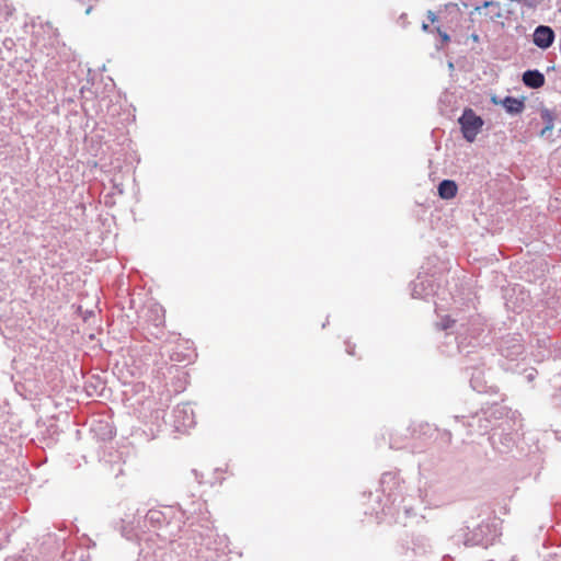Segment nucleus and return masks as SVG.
Here are the masks:
<instances>
[{
    "label": "nucleus",
    "mask_w": 561,
    "mask_h": 561,
    "mask_svg": "<svg viewBox=\"0 0 561 561\" xmlns=\"http://www.w3.org/2000/svg\"><path fill=\"white\" fill-rule=\"evenodd\" d=\"M439 325L442 330H449L446 333L445 343L447 345L455 343L457 352L468 357L463 369L469 377L471 388L478 393L494 392V387L488 386L484 377V362L477 352L485 331L484 319L476 312L456 314L455 317L446 316Z\"/></svg>",
    "instance_id": "f257e3e1"
},
{
    "label": "nucleus",
    "mask_w": 561,
    "mask_h": 561,
    "mask_svg": "<svg viewBox=\"0 0 561 561\" xmlns=\"http://www.w3.org/2000/svg\"><path fill=\"white\" fill-rule=\"evenodd\" d=\"M145 527L161 529L165 527L167 534L175 536L182 531H190V539L201 541L198 533H206L205 526L213 527L209 519V512L206 502L201 499L192 500L187 504L178 507L167 506L163 508H151L144 516ZM196 547L199 543L194 542Z\"/></svg>",
    "instance_id": "f03ea898"
},
{
    "label": "nucleus",
    "mask_w": 561,
    "mask_h": 561,
    "mask_svg": "<svg viewBox=\"0 0 561 561\" xmlns=\"http://www.w3.org/2000/svg\"><path fill=\"white\" fill-rule=\"evenodd\" d=\"M380 489L385 500L382 501L380 495L377 494L375 497L377 506L371 507L369 514H375L377 517L379 514H383L397 517L398 519L401 513L404 517L416 515L414 507L410 503L412 497L403 496L402 494L403 486L397 472H385L380 479Z\"/></svg>",
    "instance_id": "7ed1b4c3"
},
{
    "label": "nucleus",
    "mask_w": 561,
    "mask_h": 561,
    "mask_svg": "<svg viewBox=\"0 0 561 561\" xmlns=\"http://www.w3.org/2000/svg\"><path fill=\"white\" fill-rule=\"evenodd\" d=\"M466 526L454 536L457 542L462 541L465 546L492 545L501 535L500 520L496 517L489 516L480 523L473 518L466 522Z\"/></svg>",
    "instance_id": "20e7f679"
},
{
    "label": "nucleus",
    "mask_w": 561,
    "mask_h": 561,
    "mask_svg": "<svg viewBox=\"0 0 561 561\" xmlns=\"http://www.w3.org/2000/svg\"><path fill=\"white\" fill-rule=\"evenodd\" d=\"M206 533H198L199 547H194L195 557L193 561H228L226 554L227 538L219 536L215 529L205 526Z\"/></svg>",
    "instance_id": "39448f33"
},
{
    "label": "nucleus",
    "mask_w": 561,
    "mask_h": 561,
    "mask_svg": "<svg viewBox=\"0 0 561 561\" xmlns=\"http://www.w3.org/2000/svg\"><path fill=\"white\" fill-rule=\"evenodd\" d=\"M502 413L503 408L492 407L482 409L469 416L456 415L454 419L456 423L461 421V426L467 428L468 436L484 435L494 430L495 421L502 415Z\"/></svg>",
    "instance_id": "423d86ee"
},
{
    "label": "nucleus",
    "mask_w": 561,
    "mask_h": 561,
    "mask_svg": "<svg viewBox=\"0 0 561 561\" xmlns=\"http://www.w3.org/2000/svg\"><path fill=\"white\" fill-rule=\"evenodd\" d=\"M180 541H172L168 548H158L157 557L160 561H193L195 557L194 540L190 539V531H183Z\"/></svg>",
    "instance_id": "0eeeda50"
},
{
    "label": "nucleus",
    "mask_w": 561,
    "mask_h": 561,
    "mask_svg": "<svg viewBox=\"0 0 561 561\" xmlns=\"http://www.w3.org/2000/svg\"><path fill=\"white\" fill-rule=\"evenodd\" d=\"M516 438L517 433L512 428L510 421L506 420L494 427L489 436V442L499 454H507L513 450Z\"/></svg>",
    "instance_id": "6e6552de"
},
{
    "label": "nucleus",
    "mask_w": 561,
    "mask_h": 561,
    "mask_svg": "<svg viewBox=\"0 0 561 561\" xmlns=\"http://www.w3.org/2000/svg\"><path fill=\"white\" fill-rule=\"evenodd\" d=\"M458 124L460 125L463 138L467 141L472 142L476 140L484 122L471 107H466L461 116L458 118Z\"/></svg>",
    "instance_id": "1a4fd4ad"
},
{
    "label": "nucleus",
    "mask_w": 561,
    "mask_h": 561,
    "mask_svg": "<svg viewBox=\"0 0 561 561\" xmlns=\"http://www.w3.org/2000/svg\"><path fill=\"white\" fill-rule=\"evenodd\" d=\"M169 423L176 432L183 433L195 425V414L190 403H181L173 408Z\"/></svg>",
    "instance_id": "9d476101"
},
{
    "label": "nucleus",
    "mask_w": 561,
    "mask_h": 561,
    "mask_svg": "<svg viewBox=\"0 0 561 561\" xmlns=\"http://www.w3.org/2000/svg\"><path fill=\"white\" fill-rule=\"evenodd\" d=\"M524 350L523 337L519 333L507 334L502 336L497 342V351L500 354L511 360L519 358Z\"/></svg>",
    "instance_id": "9b49d317"
},
{
    "label": "nucleus",
    "mask_w": 561,
    "mask_h": 561,
    "mask_svg": "<svg viewBox=\"0 0 561 561\" xmlns=\"http://www.w3.org/2000/svg\"><path fill=\"white\" fill-rule=\"evenodd\" d=\"M556 39V33L551 26L538 25L533 34V43L540 49L550 48Z\"/></svg>",
    "instance_id": "f8f14e48"
},
{
    "label": "nucleus",
    "mask_w": 561,
    "mask_h": 561,
    "mask_svg": "<svg viewBox=\"0 0 561 561\" xmlns=\"http://www.w3.org/2000/svg\"><path fill=\"white\" fill-rule=\"evenodd\" d=\"M411 286L413 298L427 299L435 293V284L433 279L427 276H417L416 279L412 282Z\"/></svg>",
    "instance_id": "ddd939ff"
},
{
    "label": "nucleus",
    "mask_w": 561,
    "mask_h": 561,
    "mask_svg": "<svg viewBox=\"0 0 561 561\" xmlns=\"http://www.w3.org/2000/svg\"><path fill=\"white\" fill-rule=\"evenodd\" d=\"M145 318H146V321L148 323H150L157 330V332H153L152 334L156 337H159V334L162 333V328L165 322L163 307L159 304L150 305L147 308Z\"/></svg>",
    "instance_id": "4468645a"
},
{
    "label": "nucleus",
    "mask_w": 561,
    "mask_h": 561,
    "mask_svg": "<svg viewBox=\"0 0 561 561\" xmlns=\"http://www.w3.org/2000/svg\"><path fill=\"white\" fill-rule=\"evenodd\" d=\"M407 543V549L411 550L415 556H425L432 550L430 539L424 535H412Z\"/></svg>",
    "instance_id": "2eb2a0df"
},
{
    "label": "nucleus",
    "mask_w": 561,
    "mask_h": 561,
    "mask_svg": "<svg viewBox=\"0 0 561 561\" xmlns=\"http://www.w3.org/2000/svg\"><path fill=\"white\" fill-rule=\"evenodd\" d=\"M91 431L101 440L111 439L115 434L113 425L106 420H93Z\"/></svg>",
    "instance_id": "dca6fc26"
},
{
    "label": "nucleus",
    "mask_w": 561,
    "mask_h": 561,
    "mask_svg": "<svg viewBox=\"0 0 561 561\" xmlns=\"http://www.w3.org/2000/svg\"><path fill=\"white\" fill-rule=\"evenodd\" d=\"M523 83L530 89H539L545 84V75L538 69H528L523 73Z\"/></svg>",
    "instance_id": "f3484780"
},
{
    "label": "nucleus",
    "mask_w": 561,
    "mask_h": 561,
    "mask_svg": "<svg viewBox=\"0 0 561 561\" xmlns=\"http://www.w3.org/2000/svg\"><path fill=\"white\" fill-rule=\"evenodd\" d=\"M540 117L545 124V127L540 130L539 135L543 138H549L551 131L554 127V121L557 118V113L547 107H542L540 110Z\"/></svg>",
    "instance_id": "a211bd4d"
},
{
    "label": "nucleus",
    "mask_w": 561,
    "mask_h": 561,
    "mask_svg": "<svg viewBox=\"0 0 561 561\" xmlns=\"http://www.w3.org/2000/svg\"><path fill=\"white\" fill-rule=\"evenodd\" d=\"M485 10L484 15L489 18L491 21H495L502 16V10L499 2L495 1H484L481 5H477L474 11L481 12Z\"/></svg>",
    "instance_id": "6ab92c4d"
},
{
    "label": "nucleus",
    "mask_w": 561,
    "mask_h": 561,
    "mask_svg": "<svg viewBox=\"0 0 561 561\" xmlns=\"http://www.w3.org/2000/svg\"><path fill=\"white\" fill-rule=\"evenodd\" d=\"M502 105L511 115L520 114L525 108V102L523 99H517L511 95H507L503 99Z\"/></svg>",
    "instance_id": "aec40b11"
},
{
    "label": "nucleus",
    "mask_w": 561,
    "mask_h": 561,
    "mask_svg": "<svg viewBox=\"0 0 561 561\" xmlns=\"http://www.w3.org/2000/svg\"><path fill=\"white\" fill-rule=\"evenodd\" d=\"M438 196L442 199H451L457 195L458 186L453 180H443L438 184Z\"/></svg>",
    "instance_id": "412c9836"
},
{
    "label": "nucleus",
    "mask_w": 561,
    "mask_h": 561,
    "mask_svg": "<svg viewBox=\"0 0 561 561\" xmlns=\"http://www.w3.org/2000/svg\"><path fill=\"white\" fill-rule=\"evenodd\" d=\"M137 561H160V557H157V550H153V551L141 550Z\"/></svg>",
    "instance_id": "4be33fe9"
},
{
    "label": "nucleus",
    "mask_w": 561,
    "mask_h": 561,
    "mask_svg": "<svg viewBox=\"0 0 561 561\" xmlns=\"http://www.w3.org/2000/svg\"><path fill=\"white\" fill-rule=\"evenodd\" d=\"M435 31L437 32V34L440 38V45H436V47L438 49H440L444 44H446L450 41V36L445 31H442L440 27H435Z\"/></svg>",
    "instance_id": "5701e85b"
},
{
    "label": "nucleus",
    "mask_w": 561,
    "mask_h": 561,
    "mask_svg": "<svg viewBox=\"0 0 561 561\" xmlns=\"http://www.w3.org/2000/svg\"><path fill=\"white\" fill-rule=\"evenodd\" d=\"M192 473L195 476V479L198 482V484H202L203 483V474L199 473L196 469H193Z\"/></svg>",
    "instance_id": "b1692460"
},
{
    "label": "nucleus",
    "mask_w": 561,
    "mask_h": 561,
    "mask_svg": "<svg viewBox=\"0 0 561 561\" xmlns=\"http://www.w3.org/2000/svg\"><path fill=\"white\" fill-rule=\"evenodd\" d=\"M427 19L434 23L437 20L436 14L433 11H427Z\"/></svg>",
    "instance_id": "393cba45"
},
{
    "label": "nucleus",
    "mask_w": 561,
    "mask_h": 561,
    "mask_svg": "<svg viewBox=\"0 0 561 561\" xmlns=\"http://www.w3.org/2000/svg\"><path fill=\"white\" fill-rule=\"evenodd\" d=\"M354 348H355V345H351L350 342H346V352L350 354V355H353L354 354Z\"/></svg>",
    "instance_id": "a878e982"
},
{
    "label": "nucleus",
    "mask_w": 561,
    "mask_h": 561,
    "mask_svg": "<svg viewBox=\"0 0 561 561\" xmlns=\"http://www.w3.org/2000/svg\"><path fill=\"white\" fill-rule=\"evenodd\" d=\"M536 374L537 371L536 370H531L528 375H527V379L529 381H531L535 377H536Z\"/></svg>",
    "instance_id": "bb28decb"
},
{
    "label": "nucleus",
    "mask_w": 561,
    "mask_h": 561,
    "mask_svg": "<svg viewBox=\"0 0 561 561\" xmlns=\"http://www.w3.org/2000/svg\"><path fill=\"white\" fill-rule=\"evenodd\" d=\"M422 30H423L424 32H430V25H428V24H426V23H423V24H422Z\"/></svg>",
    "instance_id": "cd10ccee"
},
{
    "label": "nucleus",
    "mask_w": 561,
    "mask_h": 561,
    "mask_svg": "<svg viewBox=\"0 0 561 561\" xmlns=\"http://www.w3.org/2000/svg\"><path fill=\"white\" fill-rule=\"evenodd\" d=\"M471 38H472L473 42H478L479 41V35L472 34Z\"/></svg>",
    "instance_id": "c85d7f7f"
},
{
    "label": "nucleus",
    "mask_w": 561,
    "mask_h": 561,
    "mask_svg": "<svg viewBox=\"0 0 561 561\" xmlns=\"http://www.w3.org/2000/svg\"><path fill=\"white\" fill-rule=\"evenodd\" d=\"M93 7L92 5H89L85 10V14H89L91 11H92Z\"/></svg>",
    "instance_id": "c756f323"
},
{
    "label": "nucleus",
    "mask_w": 561,
    "mask_h": 561,
    "mask_svg": "<svg viewBox=\"0 0 561 561\" xmlns=\"http://www.w3.org/2000/svg\"><path fill=\"white\" fill-rule=\"evenodd\" d=\"M445 435L447 436V440L450 442L451 433L450 432H446Z\"/></svg>",
    "instance_id": "7c9ffc66"
},
{
    "label": "nucleus",
    "mask_w": 561,
    "mask_h": 561,
    "mask_svg": "<svg viewBox=\"0 0 561 561\" xmlns=\"http://www.w3.org/2000/svg\"><path fill=\"white\" fill-rule=\"evenodd\" d=\"M424 471H425V468L424 467H420V473L424 474Z\"/></svg>",
    "instance_id": "2f4dec72"
}]
</instances>
